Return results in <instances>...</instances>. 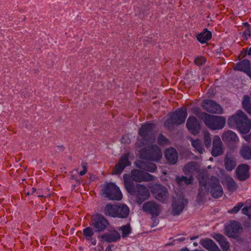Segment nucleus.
Segmentation results:
<instances>
[{"label":"nucleus","mask_w":251,"mask_h":251,"mask_svg":"<svg viewBox=\"0 0 251 251\" xmlns=\"http://www.w3.org/2000/svg\"><path fill=\"white\" fill-rule=\"evenodd\" d=\"M83 234L87 240H90L94 235V232L92 227L89 226L83 229Z\"/></svg>","instance_id":"e433bc0d"},{"label":"nucleus","mask_w":251,"mask_h":251,"mask_svg":"<svg viewBox=\"0 0 251 251\" xmlns=\"http://www.w3.org/2000/svg\"><path fill=\"white\" fill-rule=\"evenodd\" d=\"M226 186L228 190L232 192L235 191L237 188L236 183L232 178L228 180Z\"/></svg>","instance_id":"58836bf2"},{"label":"nucleus","mask_w":251,"mask_h":251,"mask_svg":"<svg viewBox=\"0 0 251 251\" xmlns=\"http://www.w3.org/2000/svg\"><path fill=\"white\" fill-rule=\"evenodd\" d=\"M129 154L126 153L122 156L119 159V162L114 168V172L115 174H121L126 167L130 165L128 160Z\"/></svg>","instance_id":"f3484780"},{"label":"nucleus","mask_w":251,"mask_h":251,"mask_svg":"<svg viewBox=\"0 0 251 251\" xmlns=\"http://www.w3.org/2000/svg\"><path fill=\"white\" fill-rule=\"evenodd\" d=\"M143 209L145 212L155 217L158 216L161 211L160 205L152 201L144 203L143 205Z\"/></svg>","instance_id":"4468645a"},{"label":"nucleus","mask_w":251,"mask_h":251,"mask_svg":"<svg viewBox=\"0 0 251 251\" xmlns=\"http://www.w3.org/2000/svg\"><path fill=\"white\" fill-rule=\"evenodd\" d=\"M102 240L103 242L108 243L116 242L120 239V233L117 231H114L110 233H106L98 237Z\"/></svg>","instance_id":"b1692460"},{"label":"nucleus","mask_w":251,"mask_h":251,"mask_svg":"<svg viewBox=\"0 0 251 251\" xmlns=\"http://www.w3.org/2000/svg\"><path fill=\"white\" fill-rule=\"evenodd\" d=\"M191 142L192 146L201 154L204 151V148L202 147L201 142L200 140L197 139L194 140L191 139Z\"/></svg>","instance_id":"c9c22d12"},{"label":"nucleus","mask_w":251,"mask_h":251,"mask_svg":"<svg viewBox=\"0 0 251 251\" xmlns=\"http://www.w3.org/2000/svg\"><path fill=\"white\" fill-rule=\"evenodd\" d=\"M186 126L190 132L194 135L198 134L201 130L200 125L197 118L194 116H190L188 118Z\"/></svg>","instance_id":"a211bd4d"},{"label":"nucleus","mask_w":251,"mask_h":251,"mask_svg":"<svg viewBox=\"0 0 251 251\" xmlns=\"http://www.w3.org/2000/svg\"><path fill=\"white\" fill-rule=\"evenodd\" d=\"M249 167L248 165L242 164L238 167L236 169L237 178L241 181L246 180L249 177Z\"/></svg>","instance_id":"412c9836"},{"label":"nucleus","mask_w":251,"mask_h":251,"mask_svg":"<svg viewBox=\"0 0 251 251\" xmlns=\"http://www.w3.org/2000/svg\"><path fill=\"white\" fill-rule=\"evenodd\" d=\"M242 230V227L240 223L236 221H232L227 227L226 230V235L230 237L235 238Z\"/></svg>","instance_id":"dca6fc26"},{"label":"nucleus","mask_w":251,"mask_h":251,"mask_svg":"<svg viewBox=\"0 0 251 251\" xmlns=\"http://www.w3.org/2000/svg\"><path fill=\"white\" fill-rule=\"evenodd\" d=\"M224 142H237L239 139L235 133L231 130L225 131L222 136Z\"/></svg>","instance_id":"cd10ccee"},{"label":"nucleus","mask_w":251,"mask_h":251,"mask_svg":"<svg viewBox=\"0 0 251 251\" xmlns=\"http://www.w3.org/2000/svg\"><path fill=\"white\" fill-rule=\"evenodd\" d=\"M187 203V200L185 199L182 196H180L172 204L173 214L174 215H179Z\"/></svg>","instance_id":"2eb2a0df"},{"label":"nucleus","mask_w":251,"mask_h":251,"mask_svg":"<svg viewBox=\"0 0 251 251\" xmlns=\"http://www.w3.org/2000/svg\"><path fill=\"white\" fill-rule=\"evenodd\" d=\"M153 176L151 174L145 173L138 169L132 170L130 174L123 175L125 187H127L129 184L132 186H135L133 181L141 182L153 180Z\"/></svg>","instance_id":"7ed1b4c3"},{"label":"nucleus","mask_w":251,"mask_h":251,"mask_svg":"<svg viewBox=\"0 0 251 251\" xmlns=\"http://www.w3.org/2000/svg\"><path fill=\"white\" fill-rule=\"evenodd\" d=\"M101 194L109 200L120 201L122 198V194L119 188L113 183L103 185Z\"/></svg>","instance_id":"6e6552de"},{"label":"nucleus","mask_w":251,"mask_h":251,"mask_svg":"<svg viewBox=\"0 0 251 251\" xmlns=\"http://www.w3.org/2000/svg\"><path fill=\"white\" fill-rule=\"evenodd\" d=\"M126 138V136H124L122 138V142L125 143H128L127 141H125Z\"/></svg>","instance_id":"8fccbe9b"},{"label":"nucleus","mask_w":251,"mask_h":251,"mask_svg":"<svg viewBox=\"0 0 251 251\" xmlns=\"http://www.w3.org/2000/svg\"><path fill=\"white\" fill-rule=\"evenodd\" d=\"M203 122L210 129L216 130L223 128L226 124V119L221 116L204 113Z\"/></svg>","instance_id":"0eeeda50"},{"label":"nucleus","mask_w":251,"mask_h":251,"mask_svg":"<svg viewBox=\"0 0 251 251\" xmlns=\"http://www.w3.org/2000/svg\"><path fill=\"white\" fill-rule=\"evenodd\" d=\"M81 167L83 168V170L79 173L80 176H83L87 173V163L85 162H82L81 164Z\"/></svg>","instance_id":"49530a36"},{"label":"nucleus","mask_w":251,"mask_h":251,"mask_svg":"<svg viewBox=\"0 0 251 251\" xmlns=\"http://www.w3.org/2000/svg\"><path fill=\"white\" fill-rule=\"evenodd\" d=\"M199 170L198 165L195 162H191L185 165L184 172L185 174H193Z\"/></svg>","instance_id":"c756f323"},{"label":"nucleus","mask_w":251,"mask_h":251,"mask_svg":"<svg viewBox=\"0 0 251 251\" xmlns=\"http://www.w3.org/2000/svg\"><path fill=\"white\" fill-rule=\"evenodd\" d=\"M228 124L231 126H236L243 134L247 133L251 129V121L241 110L228 118Z\"/></svg>","instance_id":"f257e3e1"},{"label":"nucleus","mask_w":251,"mask_h":251,"mask_svg":"<svg viewBox=\"0 0 251 251\" xmlns=\"http://www.w3.org/2000/svg\"><path fill=\"white\" fill-rule=\"evenodd\" d=\"M157 141L158 144L163 146H166L169 144V140L161 134L159 135Z\"/></svg>","instance_id":"ea45409f"},{"label":"nucleus","mask_w":251,"mask_h":251,"mask_svg":"<svg viewBox=\"0 0 251 251\" xmlns=\"http://www.w3.org/2000/svg\"><path fill=\"white\" fill-rule=\"evenodd\" d=\"M193 245L195 247H197L198 245V243L196 242L194 243Z\"/></svg>","instance_id":"4d7b16f0"},{"label":"nucleus","mask_w":251,"mask_h":251,"mask_svg":"<svg viewBox=\"0 0 251 251\" xmlns=\"http://www.w3.org/2000/svg\"><path fill=\"white\" fill-rule=\"evenodd\" d=\"M36 189L34 188H31V195H33L35 192H36Z\"/></svg>","instance_id":"864d4df0"},{"label":"nucleus","mask_w":251,"mask_h":251,"mask_svg":"<svg viewBox=\"0 0 251 251\" xmlns=\"http://www.w3.org/2000/svg\"><path fill=\"white\" fill-rule=\"evenodd\" d=\"M119 229L122 232L123 237L127 236L131 231L130 226L129 224L121 226Z\"/></svg>","instance_id":"4c0bfd02"},{"label":"nucleus","mask_w":251,"mask_h":251,"mask_svg":"<svg viewBox=\"0 0 251 251\" xmlns=\"http://www.w3.org/2000/svg\"><path fill=\"white\" fill-rule=\"evenodd\" d=\"M151 191L154 198L158 201L166 202L168 198L167 189L160 184H155L151 188Z\"/></svg>","instance_id":"f8f14e48"},{"label":"nucleus","mask_w":251,"mask_h":251,"mask_svg":"<svg viewBox=\"0 0 251 251\" xmlns=\"http://www.w3.org/2000/svg\"><path fill=\"white\" fill-rule=\"evenodd\" d=\"M177 240L179 241H183L185 240V238L184 237H182L180 239H178Z\"/></svg>","instance_id":"5fc2aeb1"},{"label":"nucleus","mask_w":251,"mask_h":251,"mask_svg":"<svg viewBox=\"0 0 251 251\" xmlns=\"http://www.w3.org/2000/svg\"><path fill=\"white\" fill-rule=\"evenodd\" d=\"M225 166L226 170L231 171L236 166V162L234 155L232 151H228L225 158Z\"/></svg>","instance_id":"aec40b11"},{"label":"nucleus","mask_w":251,"mask_h":251,"mask_svg":"<svg viewBox=\"0 0 251 251\" xmlns=\"http://www.w3.org/2000/svg\"><path fill=\"white\" fill-rule=\"evenodd\" d=\"M181 251H189L187 249L182 250Z\"/></svg>","instance_id":"052dcab7"},{"label":"nucleus","mask_w":251,"mask_h":251,"mask_svg":"<svg viewBox=\"0 0 251 251\" xmlns=\"http://www.w3.org/2000/svg\"><path fill=\"white\" fill-rule=\"evenodd\" d=\"M242 212L244 214L247 215L250 219H251V205L243 208Z\"/></svg>","instance_id":"a18cd8bd"},{"label":"nucleus","mask_w":251,"mask_h":251,"mask_svg":"<svg viewBox=\"0 0 251 251\" xmlns=\"http://www.w3.org/2000/svg\"><path fill=\"white\" fill-rule=\"evenodd\" d=\"M75 170L76 171V172L78 171V170L77 169H75Z\"/></svg>","instance_id":"e2e57ef3"},{"label":"nucleus","mask_w":251,"mask_h":251,"mask_svg":"<svg viewBox=\"0 0 251 251\" xmlns=\"http://www.w3.org/2000/svg\"><path fill=\"white\" fill-rule=\"evenodd\" d=\"M198 179L200 188L199 190L197 201V202L200 204L204 202L206 199V196L209 194V185L208 184V182L209 178L205 174L203 173H201L198 176Z\"/></svg>","instance_id":"423d86ee"},{"label":"nucleus","mask_w":251,"mask_h":251,"mask_svg":"<svg viewBox=\"0 0 251 251\" xmlns=\"http://www.w3.org/2000/svg\"><path fill=\"white\" fill-rule=\"evenodd\" d=\"M244 34L249 35V36H250L251 35V32L250 30H247L244 31Z\"/></svg>","instance_id":"3c124183"},{"label":"nucleus","mask_w":251,"mask_h":251,"mask_svg":"<svg viewBox=\"0 0 251 251\" xmlns=\"http://www.w3.org/2000/svg\"><path fill=\"white\" fill-rule=\"evenodd\" d=\"M203 139L205 146L206 147H209L211 143V139L210 133L208 132H205L203 134Z\"/></svg>","instance_id":"a19ab883"},{"label":"nucleus","mask_w":251,"mask_h":251,"mask_svg":"<svg viewBox=\"0 0 251 251\" xmlns=\"http://www.w3.org/2000/svg\"><path fill=\"white\" fill-rule=\"evenodd\" d=\"M112 247H113L112 245H108L106 247V248L105 249V251H112L111 248H112Z\"/></svg>","instance_id":"09e8293b"},{"label":"nucleus","mask_w":251,"mask_h":251,"mask_svg":"<svg viewBox=\"0 0 251 251\" xmlns=\"http://www.w3.org/2000/svg\"><path fill=\"white\" fill-rule=\"evenodd\" d=\"M176 181L179 185H182L183 183L189 185L193 183V177L191 176L189 178H187L185 176H177L176 178Z\"/></svg>","instance_id":"72a5a7b5"},{"label":"nucleus","mask_w":251,"mask_h":251,"mask_svg":"<svg viewBox=\"0 0 251 251\" xmlns=\"http://www.w3.org/2000/svg\"><path fill=\"white\" fill-rule=\"evenodd\" d=\"M244 138L245 139V140L248 142H250V140H251V137L249 135H245L244 136Z\"/></svg>","instance_id":"de8ad7c7"},{"label":"nucleus","mask_w":251,"mask_h":251,"mask_svg":"<svg viewBox=\"0 0 251 251\" xmlns=\"http://www.w3.org/2000/svg\"><path fill=\"white\" fill-rule=\"evenodd\" d=\"M195 239V237H192V238H191V240H193V239Z\"/></svg>","instance_id":"680f3d73"},{"label":"nucleus","mask_w":251,"mask_h":251,"mask_svg":"<svg viewBox=\"0 0 251 251\" xmlns=\"http://www.w3.org/2000/svg\"><path fill=\"white\" fill-rule=\"evenodd\" d=\"M214 238L219 243L223 251H227L230 247V243L226 238L220 234H216Z\"/></svg>","instance_id":"a878e982"},{"label":"nucleus","mask_w":251,"mask_h":251,"mask_svg":"<svg viewBox=\"0 0 251 251\" xmlns=\"http://www.w3.org/2000/svg\"><path fill=\"white\" fill-rule=\"evenodd\" d=\"M194 62L197 65L201 66L205 63V59L203 57H198L195 59Z\"/></svg>","instance_id":"c03bdc74"},{"label":"nucleus","mask_w":251,"mask_h":251,"mask_svg":"<svg viewBox=\"0 0 251 251\" xmlns=\"http://www.w3.org/2000/svg\"><path fill=\"white\" fill-rule=\"evenodd\" d=\"M223 153V143L221 138L218 135L213 137V149L211 151L212 155L218 156Z\"/></svg>","instance_id":"6ab92c4d"},{"label":"nucleus","mask_w":251,"mask_h":251,"mask_svg":"<svg viewBox=\"0 0 251 251\" xmlns=\"http://www.w3.org/2000/svg\"><path fill=\"white\" fill-rule=\"evenodd\" d=\"M208 182L212 196L216 199L221 197L223 194V189L219 179L216 176H212L209 178Z\"/></svg>","instance_id":"9d476101"},{"label":"nucleus","mask_w":251,"mask_h":251,"mask_svg":"<svg viewBox=\"0 0 251 251\" xmlns=\"http://www.w3.org/2000/svg\"><path fill=\"white\" fill-rule=\"evenodd\" d=\"M193 112L194 114H195L196 116L198 117L199 118L201 119L203 121L204 120V115L202 114L204 113H206L205 112H202L200 110V108L198 107H195L193 109Z\"/></svg>","instance_id":"79ce46f5"},{"label":"nucleus","mask_w":251,"mask_h":251,"mask_svg":"<svg viewBox=\"0 0 251 251\" xmlns=\"http://www.w3.org/2000/svg\"><path fill=\"white\" fill-rule=\"evenodd\" d=\"M109 225L108 220L102 215H95L90 226H92L96 232H102L104 231Z\"/></svg>","instance_id":"9b49d317"},{"label":"nucleus","mask_w":251,"mask_h":251,"mask_svg":"<svg viewBox=\"0 0 251 251\" xmlns=\"http://www.w3.org/2000/svg\"><path fill=\"white\" fill-rule=\"evenodd\" d=\"M247 54L251 55V47L247 51Z\"/></svg>","instance_id":"603ef678"},{"label":"nucleus","mask_w":251,"mask_h":251,"mask_svg":"<svg viewBox=\"0 0 251 251\" xmlns=\"http://www.w3.org/2000/svg\"><path fill=\"white\" fill-rule=\"evenodd\" d=\"M243 24L247 27H248L250 25L248 23H244Z\"/></svg>","instance_id":"6e6d98bb"},{"label":"nucleus","mask_w":251,"mask_h":251,"mask_svg":"<svg viewBox=\"0 0 251 251\" xmlns=\"http://www.w3.org/2000/svg\"><path fill=\"white\" fill-rule=\"evenodd\" d=\"M243 203L242 202H239L238 204L234 206L233 208L229 210L228 212L229 213H237L239 210L243 207Z\"/></svg>","instance_id":"37998d69"},{"label":"nucleus","mask_w":251,"mask_h":251,"mask_svg":"<svg viewBox=\"0 0 251 251\" xmlns=\"http://www.w3.org/2000/svg\"><path fill=\"white\" fill-rule=\"evenodd\" d=\"M243 107L250 114H251V103L250 98L248 96H244L242 101Z\"/></svg>","instance_id":"f704fd0d"},{"label":"nucleus","mask_w":251,"mask_h":251,"mask_svg":"<svg viewBox=\"0 0 251 251\" xmlns=\"http://www.w3.org/2000/svg\"><path fill=\"white\" fill-rule=\"evenodd\" d=\"M125 188L130 195L136 197L138 203H141L147 200L150 195L148 189L142 184H137L136 186H133L129 184L127 186V187H125Z\"/></svg>","instance_id":"39448f33"},{"label":"nucleus","mask_w":251,"mask_h":251,"mask_svg":"<svg viewBox=\"0 0 251 251\" xmlns=\"http://www.w3.org/2000/svg\"><path fill=\"white\" fill-rule=\"evenodd\" d=\"M240 154L245 159H251V148L248 145H243L240 149Z\"/></svg>","instance_id":"2f4dec72"},{"label":"nucleus","mask_w":251,"mask_h":251,"mask_svg":"<svg viewBox=\"0 0 251 251\" xmlns=\"http://www.w3.org/2000/svg\"><path fill=\"white\" fill-rule=\"evenodd\" d=\"M165 157L170 164H176L178 160V153L176 150L170 148L166 150L165 152Z\"/></svg>","instance_id":"4be33fe9"},{"label":"nucleus","mask_w":251,"mask_h":251,"mask_svg":"<svg viewBox=\"0 0 251 251\" xmlns=\"http://www.w3.org/2000/svg\"><path fill=\"white\" fill-rule=\"evenodd\" d=\"M92 244H93V245H96V241H94L92 242Z\"/></svg>","instance_id":"13d9d810"},{"label":"nucleus","mask_w":251,"mask_h":251,"mask_svg":"<svg viewBox=\"0 0 251 251\" xmlns=\"http://www.w3.org/2000/svg\"><path fill=\"white\" fill-rule=\"evenodd\" d=\"M30 194H31V192H28L26 193V195H29Z\"/></svg>","instance_id":"bf43d9fd"},{"label":"nucleus","mask_w":251,"mask_h":251,"mask_svg":"<svg viewBox=\"0 0 251 251\" xmlns=\"http://www.w3.org/2000/svg\"><path fill=\"white\" fill-rule=\"evenodd\" d=\"M140 157L151 161H158L162 157V153L159 147L154 145L148 149H143L140 151Z\"/></svg>","instance_id":"1a4fd4ad"},{"label":"nucleus","mask_w":251,"mask_h":251,"mask_svg":"<svg viewBox=\"0 0 251 251\" xmlns=\"http://www.w3.org/2000/svg\"><path fill=\"white\" fill-rule=\"evenodd\" d=\"M129 213V209L126 205L125 204H120L117 205L116 217L125 218L128 216Z\"/></svg>","instance_id":"bb28decb"},{"label":"nucleus","mask_w":251,"mask_h":251,"mask_svg":"<svg viewBox=\"0 0 251 251\" xmlns=\"http://www.w3.org/2000/svg\"><path fill=\"white\" fill-rule=\"evenodd\" d=\"M154 126V124L149 123L142 125L138 131L141 139V141L138 140L136 143L137 147L141 148L144 145L151 144L155 141L156 136L153 132Z\"/></svg>","instance_id":"f03ea898"},{"label":"nucleus","mask_w":251,"mask_h":251,"mask_svg":"<svg viewBox=\"0 0 251 251\" xmlns=\"http://www.w3.org/2000/svg\"><path fill=\"white\" fill-rule=\"evenodd\" d=\"M203 108L209 113L220 114L223 113L221 106L210 100H204L201 104Z\"/></svg>","instance_id":"ddd939ff"},{"label":"nucleus","mask_w":251,"mask_h":251,"mask_svg":"<svg viewBox=\"0 0 251 251\" xmlns=\"http://www.w3.org/2000/svg\"><path fill=\"white\" fill-rule=\"evenodd\" d=\"M187 116L185 108H181L177 111L170 114V118L164 122V126L171 129L174 125L184 124Z\"/></svg>","instance_id":"20e7f679"},{"label":"nucleus","mask_w":251,"mask_h":251,"mask_svg":"<svg viewBox=\"0 0 251 251\" xmlns=\"http://www.w3.org/2000/svg\"><path fill=\"white\" fill-rule=\"evenodd\" d=\"M117 205L107 204L104 210V214L109 216L116 217Z\"/></svg>","instance_id":"7c9ffc66"},{"label":"nucleus","mask_w":251,"mask_h":251,"mask_svg":"<svg viewBox=\"0 0 251 251\" xmlns=\"http://www.w3.org/2000/svg\"><path fill=\"white\" fill-rule=\"evenodd\" d=\"M139 167L146 171L152 173L155 172L157 169L156 165L153 163L151 162H142L140 166H139Z\"/></svg>","instance_id":"473e14b6"},{"label":"nucleus","mask_w":251,"mask_h":251,"mask_svg":"<svg viewBox=\"0 0 251 251\" xmlns=\"http://www.w3.org/2000/svg\"><path fill=\"white\" fill-rule=\"evenodd\" d=\"M201 245L209 251H221L214 241L209 239H202L200 241Z\"/></svg>","instance_id":"393cba45"},{"label":"nucleus","mask_w":251,"mask_h":251,"mask_svg":"<svg viewBox=\"0 0 251 251\" xmlns=\"http://www.w3.org/2000/svg\"><path fill=\"white\" fill-rule=\"evenodd\" d=\"M234 70L244 72L251 76V62L249 60L244 59L237 63L234 67Z\"/></svg>","instance_id":"5701e85b"},{"label":"nucleus","mask_w":251,"mask_h":251,"mask_svg":"<svg viewBox=\"0 0 251 251\" xmlns=\"http://www.w3.org/2000/svg\"><path fill=\"white\" fill-rule=\"evenodd\" d=\"M212 33L206 28L203 30V31L197 36V40L201 43H205L211 39Z\"/></svg>","instance_id":"c85d7f7f"}]
</instances>
